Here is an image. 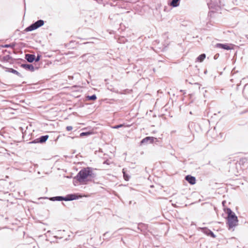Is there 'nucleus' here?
Returning <instances> with one entry per match:
<instances>
[{"label":"nucleus","instance_id":"nucleus-14","mask_svg":"<svg viewBox=\"0 0 248 248\" xmlns=\"http://www.w3.org/2000/svg\"><path fill=\"white\" fill-rule=\"evenodd\" d=\"M180 0H172L170 5L172 7H177L179 5Z\"/></svg>","mask_w":248,"mask_h":248},{"label":"nucleus","instance_id":"nucleus-28","mask_svg":"<svg viewBox=\"0 0 248 248\" xmlns=\"http://www.w3.org/2000/svg\"><path fill=\"white\" fill-rule=\"evenodd\" d=\"M0 66L2 67L3 68H4L3 66H2V65L0 64Z\"/></svg>","mask_w":248,"mask_h":248},{"label":"nucleus","instance_id":"nucleus-19","mask_svg":"<svg viewBox=\"0 0 248 248\" xmlns=\"http://www.w3.org/2000/svg\"><path fill=\"white\" fill-rule=\"evenodd\" d=\"M93 133L92 132H82L80 134V137H83L84 136H89Z\"/></svg>","mask_w":248,"mask_h":248},{"label":"nucleus","instance_id":"nucleus-2","mask_svg":"<svg viewBox=\"0 0 248 248\" xmlns=\"http://www.w3.org/2000/svg\"><path fill=\"white\" fill-rule=\"evenodd\" d=\"M93 172L91 168L87 167L82 169L78 172V182H83L89 181L93 177Z\"/></svg>","mask_w":248,"mask_h":248},{"label":"nucleus","instance_id":"nucleus-21","mask_svg":"<svg viewBox=\"0 0 248 248\" xmlns=\"http://www.w3.org/2000/svg\"><path fill=\"white\" fill-rule=\"evenodd\" d=\"M41 57V55L38 54L36 57L35 56V60H34V61L35 62H39L40 60Z\"/></svg>","mask_w":248,"mask_h":248},{"label":"nucleus","instance_id":"nucleus-1","mask_svg":"<svg viewBox=\"0 0 248 248\" xmlns=\"http://www.w3.org/2000/svg\"><path fill=\"white\" fill-rule=\"evenodd\" d=\"M224 211L227 214V224L229 229L236 226L238 224V220L235 213L231 209L227 208L224 209Z\"/></svg>","mask_w":248,"mask_h":248},{"label":"nucleus","instance_id":"nucleus-30","mask_svg":"<svg viewBox=\"0 0 248 248\" xmlns=\"http://www.w3.org/2000/svg\"><path fill=\"white\" fill-rule=\"evenodd\" d=\"M81 197V196H79V195H78V198H79V197Z\"/></svg>","mask_w":248,"mask_h":248},{"label":"nucleus","instance_id":"nucleus-29","mask_svg":"<svg viewBox=\"0 0 248 248\" xmlns=\"http://www.w3.org/2000/svg\"><path fill=\"white\" fill-rule=\"evenodd\" d=\"M75 157H78V155H75Z\"/></svg>","mask_w":248,"mask_h":248},{"label":"nucleus","instance_id":"nucleus-23","mask_svg":"<svg viewBox=\"0 0 248 248\" xmlns=\"http://www.w3.org/2000/svg\"><path fill=\"white\" fill-rule=\"evenodd\" d=\"M17 60L20 61L21 62H25V60L22 59H18Z\"/></svg>","mask_w":248,"mask_h":248},{"label":"nucleus","instance_id":"nucleus-3","mask_svg":"<svg viewBox=\"0 0 248 248\" xmlns=\"http://www.w3.org/2000/svg\"><path fill=\"white\" fill-rule=\"evenodd\" d=\"M45 22L42 19H39L35 22L32 23L30 26L25 28L24 31L26 32L31 31L43 26Z\"/></svg>","mask_w":248,"mask_h":248},{"label":"nucleus","instance_id":"nucleus-8","mask_svg":"<svg viewBox=\"0 0 248 248\" xmlns=\"http://www.w3.org/2000/svg\"><path fill=\"white\" fill-rule=\"evenodd\" d=\"M25 59L30 63L33 62L35 59V55L32 54H26Z\"/></svg>","mask_w":248,"mask_h":248},{"label":"nucleus","instance_id":"nucleus-11","mask_svg":"<svg viewBox=\"0 0 248 248\" xmlns=\"http://www.w3.org/2000/svg\"><path fill=\"white\" fill-rule=\"evenodd\" d=\"M5 69H6L5 71L6 72L16 74L19 77H21V78L22 77V75L19 72H18L17 71H16V70H15L12 68H5Z\"/></svg>","mask_w":248,"mask_h":248},{"label":"nucleus","instance_id":"nucleus-15","mask_svg":"<svg viewBox=\"0 0 248 248\" xmlns=\"http://www.w3.org/2000/svg\"><path fill=\"white\" fill-rule=\"evenodd\" d=\"M205 57L206 55L205 54H201L197 57L196 61L197 62H202L205 59Z\"/></svg>","mask_w":248,"mask_h":248},{"label":"nucleus","instance_id":"nucleus-9","mask_svg":"<svg viewBox=\"0 0 248 248\" xmlns=\"http://www.w3.org/2000/svg\"><path fill=\"white\" fill-rule=\"evenodd\" d=\"M185 179L191 185H194L196 183V178L195 177L188 175L186 177Z\"/></svg>","mask_w":248,"mask_h":248},{"label":"nucleus","instance_id":"nucleus-25","mask_svg":"<svg viewBox=\"0 0 248 248\" xmlns=\"http://www.w3.org/2000/svg\"><path fill=\"white\" fill-rule=\"evenodd\" d=\"M69 138H71V139H74L75 138V137H73V136H69Z\"/></svg>","mask_w":248,"mask_h":248},{"label":"nucleus","instance_id":"nucleus-20","mask_svg":"<svg viewBox=\"0 0 248 248\" xmlns=\"http://www.w3.org/2000/svg\"><path fill=\"white\" fill-rule=\"evenodd\" d=\"M73 184L75 186H77L78 185V174L76 175L73 179Z\"/></svg>","mask_w":248,"mask_h":248},{"label":"nucleus","instance_id":"nucleus-26","mask_svg":"<svg viewBox=\"0 0 248 248\" xmlns=\"http://www.w3.org/2000/svg\"><path fill=\"white\" fill-rule=\"evenodd\" d=\"M1 83L2 85H4V86H7V84H4V83Z\"/></svg>","mask_w":248,"mask_h":248},{"label":"nucleus","instance_id":"nucleus-13","mask_svg":"<svg viewBox=\"0 0 248 248\" xmlns=\"http://www.w3.org/2000/svg\"><path fill=\"white\" fill-rule=\"evenodd\" d=\"M16 43L15 42H13L9 44H5L4 45H3L2 47L5 48L10 47L13 49L16 46Z\"/></svg>","mask_w":248,"mask_h":248},{"label":"nucleus","instance_id":"nucleus-18","mask_svg":"<svg viewBox=\"0 0 248 248\" xmlns=\"http://www.w3.org/2000/svg\"><path fill=\"white\" fill-rule=\"evenodd\" d=\"M97 97L96 96L95 94H93L92 96H88L86 97L87 100H95L96 99Z\"/></svg>","mask_w":248,"mask_h":248},{"label":"nucleus","instance_id":"nucleus-17","mask_svg":"<svg viewBox=\"0 0 248 248\" xmlns=\"http://www.w3.org/2000/svg\"><path fill=\"white\" fill-rule=\"evenodd\" d=\"M130 126V125H125L124 124H119V125H117L113 126L112 127L113 129H118L119 128L122 127H129Z\"/></svg>","mask_w":248,"mask_h":248},{"label":"nucleus","instance_id":"nucleus-6","mask_svg":"<svg viewBox=\"0 0 248 248\" xmlns=\"http://www.w3.org/2000/svg\"><path fill=\"white\" fill-rule=\"evenodd\" d=\"M20 66L25 69L31 72H33L35 69H38V67L35 68L32 64L23 63L20 65Z\"/></svg>","mask_w":248,"mask_h":248},{"label":"nucleus","instance_id":"nucleus-12","mask_svg":"<svg viewBox=\"0 0 248 248\" xmlns=\"http://www.w3.org/2000/svg\"><path fill=\"white\" fill-rule=\"evenodd\" d=\"M49 199L53 202L55 201H64V196H54L52 197H50L49 198Z\"/></svg>","mask_w":248,"mask_h":248},{"label":"nucleus","instance_id":"nucleus-22","mask_svg":"<svg viewBox=\"0 0 248 248\" xmlns=\"http://www.w3.org/2000/svg\"><path fill=\"white\" fill-rule=\"evenodd\" d=\"M73 127L72 126H67L66 127V129L68 131H70L72 130L73 129Z\"/></svg>","mask_w":248,"mask_h":248},{"label":"nucleus","instance_id":"nucleus-16","mask_svg":"<svg viewBox=\"0 0 248 248\" xmlns=\"http://www.w3.org/2000/svg\"><path fill=\"white\" fill-rule=\"evenodd\" d=\"M11 59H12V57L9 55H5L2 58V61L6 62H8Z\"/></svg>","mask_w":248,"mask_h":248},{"label":"nucleus","instance_id":"nucleus-7","mask_svg":"<svg viewBox=\"0 0 248 248\" xmlns=\"http://www.w3.org/2000/svg\"><path fill=\"white\" fill-rule=\"evenodd\" d=\"M64 201H72L78 199V193L69 194L64 196Z\"/></svg>","mask_w":248,"mask_h":248},{"label":"nucleus","instance_id":"nucleus-27","mask_svg":"<svg viewBox=\"0 0 248 248\" xmlns=\"http://www.w3.org/2000/svg\"><path fill=\"white\" fill-rule=\"evenodd\" d=\"M12 86H14V87H16V85H14V84H13L12 85Z\"/></svg>","mask_w":248,"mask_h":248},{"label":"nucleus","instance_id":"nucleus-31","mask_svg":"<svg viewBox=\"0 0 248 248\" xmlns=\"http://www.w3.org/2000/svg\"><path fill=\"white\" fill-rule=\"evenodd\" d=\"M45 199H48V198H47V197H45Z\"/></svg>","mask_w":248,"mask_h":248},{"label":"nucleus","instance_id":"nucleus-4","mask_svg":"<svg viewBox=\"0 0 248 248\" xmlns=\"http://www.w3.org/2000/svg\"><path fill=\"white\" fill-rule=\"evenodd\" d=\"M48 138H49V136L48 135H43L36 139L33 140H32L31 141H30L29 142H28V143L29 144H32V143L43 144L46 141V140H48Z\"/></svg>","mask_w":248,"mask_h":248},{"label":"nucleus","instance_id":"nucleus-10","mask_svg":"<svg viewBox=\"0 0 248 248\" xmlns=\"http://www.w3.org/2000/svg\"><path fill=\"white\" fill-rule=\"evenodd\" d=\"M154 139L155 138L153 137H146L142 139V140L140 141V144H142L144 143H147L148 141L152 143L154 141Z\"/></svg>","mask_w":248,"mask_h":248},{"label":"nucleus","instance_id":"nucleus-5","mask_svg":"<svg viewBox=\"0 0 248 248\" xmlns=\"http://www.w3.org/2000/svg\"><path fill=\"white\" fill-rule=\"evenodd\" d=\"M233 45L232 44H223L218 43L216 45V47L217 48H221L226 50H231L233 49Z\"/></svg>","mask_w":248,"mask_h":248},{"label":"nucleus","instance_id":"nucleus-24","mask_svg":"<svg viewBox=\"0 0 248 248\" xmlns=\"http://www.w3.org/2000/svg\"><path fill=\"white\" fill-rule=\"evenodd\" d=\"M124 179H125V180H128V178H126V177H125V174H124Z\"/></svg>","mask_w":248,"mask_h":248}]
</instances>
